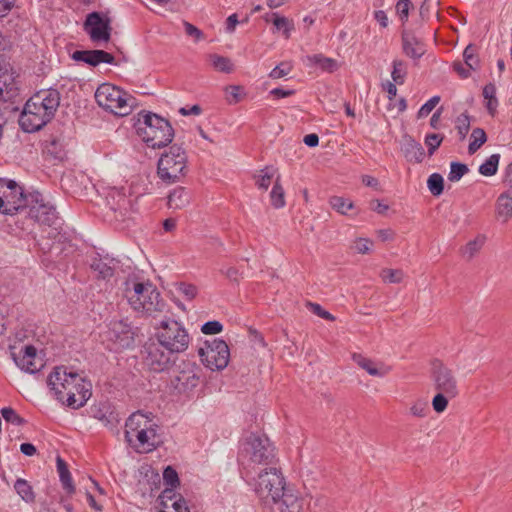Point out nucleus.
Here are the masks:
<instances>
[{
	"mask_svg": "<svg viewBox=\"0 0 512 512\" xmlns=\"http://www.w3.org/2000/svg\"><path fill=\"white\" fill-rule=\"evenodd\" d=\"M0 412L6 422L14 425H21L23 422V419L10 407H4Z\"/></svg>",
	"mask_w": 512,
	"mask_h": 512,
	"instance_id": "59",
	"label": "nucleus"
},
{
	"mask_svg": "<svg viewBox=\"0 0 512 512\" xmlns=\"http://www.w3.org/2000/svg\"><path fill=\"white\" fill-rule=\"evenodd\" d=\"M273 24L278 31H282L286 39L290 37L291 31L294 29L293 23L286 17L273 14Z\"/></svg>",
	"mask_w": 512,
	"mask_h": 512,
	"instance_id": "48",
	"label": "nucleus"
},
{
	"mask_svg": "<svg viewBox=\"0 0 512 512\" xmlns=\"http://www.w3.org/2000/svg\"><path fill=\"white\" fill-rule=\"evenodd\" d=\"M274 174L275 169L273 167H265L264 169L260 170L259 174L255 176L256 186L259 189L267 190L271 185Z\"/></svg>",
	"mask_w": 512,
	"mask_h": 512,
	"instance_id": "40",
	"label": "nucleus"
},
{
	"mask_svg": "<svg viewBox=\"0 0 512 512\" xmlns=\"http://www.w3.org/2000/svg\"><path fill=\"white\" fill-rule=\"evenodd\" d=\"M137 135L150 148H162L174 138V129L170 122L152 112L139 113L135 124Z\"/></svg>",
	"mask_w": 512,
	"mask_h": 512,
	"instance_id": "5",
	"label": "nucleus"
},
{
	"mask_svg": "<svg viewBox=\"0 0 512 512\" xmlns=\"http://www.w3.org/2000/svg\"><path fill=\"white\" fill-rule=\"evenodd\" d=\"M249 486L264 503H278L286 486L285 478L275 465L245 475Z\"/></svg>",
	"mask_w": 512,
	"mask_h": 512,
	"instance_id": "6",
	"label": "nucleus"
},
{
	"mask_svg": "<svg viewBox=\"0 0 512 512\" xmlns=\"http://www.w3.org/2000/svg\"><path fill=\"white\" fill-rule=\"evenodd\" d=\"M237 460L243 476L255 474L276 464L275 447L266 435L251 433L241 441Z\"/></svg>",
	"mask_w": 512,
	"mask_h": 512,
	"instance_id": "2",
	"label": "nucleus"
},
{
	"mask_svg": "<svg viewBox=\"0 0 512 512\" xmlns=\"http://www.w3.org/2000/svg\"><path fill=\"white\" fill-rule=\"evenodd\" d=\"M483 97L486 100L485 107L491 116L497 112L498 99L496 97V87L493 84H487L483 88Z\"/></svg>",
	"mask_w": 512,
	"mask_h": 512,
	"instance_id": "36",
	"label": "nucleus"
},
{
	"mask_svg": "<svg viewBox=\"0 0 512 512\" xmlns=\"http://www.w3.org/2000/svg\"><path fill=\"white\" fill-rule=\"evenodd\" d=\"M352 360L371 376L384 377L390 371L389 367L385 366L384 364H377L362 354L354 353L352 355Z\"/></svg>",
	"mask_w": 512,
	"mask_h": 512,
	"instance_id": "28",
	"label": "nucleus"
},
{
	"mask_svg": "<svg viewBox=\"0 0 512 512\" xmlns=\"http://www.w3.org/2000/svg\"><path fill=\"white\" fill-rule=\"evenodd\" d=\"M163 479L165 483L171 487H175L178 484V474L177 472L170 466H168L163 472Z\"/></svg>",
	"mask_w": 512,
	"mask_h": 512,
	"instance_id": "62",
	"label": "nucleus"
},
{
	"mask_svg": "<svg viewBox=\"0 0 512 512\" xmlns=\"http://www.w3.org/2000/svg\"><path fill=\"white\" fill-rule=\"evenodd\" d=\"M487 141L486 133L481 128H475L471 133V141L468 146L470 154H474Z\"/></svg>",
	"mask_w": 512,
	"mask_h": 512,
	"instance_id": "43",
	"label": "nucleus"
},
{
	"mask_svg": "<svg viewBox=\"0 0 512 512\" xmlns=\"http://www.w3.org/2000/svg\"><path fill=\"white\" fill-rule=\"evenodd\" d=\"M427 186L432 195H441L444 189L443 177L438 173L431 174L427 180Z\"/></svg>",
	"mask_w": 512,
	"mask_h": 512,
	"instance_id": "47",
	"label": "nucleus"
},
{
	"mask_svg": "<svg viewBox=\"0 0 512 512\" xmlns=\"http://www.w3.org/2000/svg\"><path fill=\"white\" fill-rule=\"evenodd\" d=\"M270 198H271V204L274 208L279 209V208H282L285 206L284 189L280 184L279 177H277V179L272 187V190L270 193Z\"/></svg>",
	"mask_w": 512,
	"mask_h": 512,
	"instance_id": "39",
	"label": "nucleus"
},
{
	"mask_svg": "<svg viewBox=\"0 0 512 512\" xmlns=\"http://www.w3.org/2000/svg\"><path fill=\"white\" fill-rule=\"evenodd\" d=\"M59 105L60 93L56 89L39 91L25 103L19 125L28 133L39 131L51 121Z\"/></svg>",
	"mask_w": 512,
	"mask_h": 512,
	"instance_id": "3",
	"label": "nucleus"
},
{
	"mask_svg": "<svg viewBox=\"0 0 512 512\" xmlns=\"http://www.w3.org/2000/svg\"><path fill=\"white\" fill-rule=\"evenodd\" d=\"M281 512H304L307 500L297 490L285 486L284 493L280 497Z\"/></svg>",
	"mask_w": 512,
	"mask_h": 512,
	"instance_id": "22",
	"label": "nucleus"
},
{
	"mask_svg": "<svg viewBox=\"0 0 512 512\" xmlns=\"http://www.w3.org/2000/svg\"><path fill=\"white\" fill-rule=\"evenodd\" d=\"M158 428L151 414L135 412L126 420L125 440L138 453L151 452L161 441Z\"/></svg>",
	"mask_w": 512,
	"mask_h": 512,
	"instance_id": "4",
	"label": "nucleus"
},
{
	"mask_svg": "<svg viewBox=\"0 0 512 512\" xmlns=\"http://www.w3.org/2000/svg\"><path fill=\"white\" fill-rule=\"evenodd\" d=\"M47 384L53 396L72 409L83 407L92 395V384L82 374L65 366L55 367Z\"/></svg>",
	"mask_w": 512,
	"mask_h": 512,
	"instance_id": "1",
	"label": "nucleus"
},
{
	"mask_svg": "<svg viewBox=\"0 0 512 512\" xmlns=\"http://www.w3.org/2000/svg\"><path fill=\"white\" fill-rule=\"evenodd\" d=\"M174 352L164 349L159 342L149 343L144 347V361L150 370L161 372L172 363Z\"/></svg>",
	"mask_w": 512,
	"mask_h": 512,
	"instance_id": "16",
	"label": "nucleus"
},
{
	"mask_svg": "<svg viewBox=\"0 0 512 512\" xmlns=\"http://www.w3.org/2000/svg\"><path fill=\"white\" fill-rule=\"evenodd\" d=\"M403 154L407 161L421 163L425 158V150L420 142L411 137L405 138L402 146Z\"/></svg>",
	"mask_w": 512,
	"mask_h": 512,
	"instance_id": "29",
	"label": "nucleus"
},
{
	"mask_svg": "<svg viewBox=\"0 0 512 512\" xmlns=\"http://www.w3.org/2000/svg\"><path fill=\"white\" fill-rule=\"evenodd\" d=\"M198 354L202 363L210 370H223L227 367L230 359V350L227 343L219 338L206 341L199 348Z\"/></svg>",
	"mask_w": 512,
	"mask_h": 512,
	"instance_id": "12",
	"label": "nucleus"
},
{
	"mask_svg": "<svg viewBox=\"0 0 512 512\" xmlns=\"http://www.w3.org/2000/svg\"><path fill=\"white\" fill-rule=\"evenodd\" d=\"M85 31L90 35L91 40L94 42H107L110 39L109 25L97 12H92L87 16L85 21Z\"/></svg>",
	"mask_w": 512,
	"mask_h": 512,
	"instance_id": "18",
	"label": "nucleus"
},
{
	"mask_svg": "<svg viewBox=\"0 0 512 512\" xmlns=\"http://www.w3.org/2000/svg\"><path fill=\"white\" fill-rule=\"evenodd\" d=\"M29 200L30 193L24 194L15 181L0 179V213L13 215L26 208Z\"/></svg>",
	"mask_w": 512,
	"mask_h": 512,
	"instance_id": "10",
	"label": "nucleus"
},
{
	"mask_svg": "<svg viewBox=\"0 0 512 512\" xmlns=\"http://www.w3.org/2000/svg\"><path fill=\"white\" fill-rule=\"evenodd\" d=\"M403 53L414 61L419 60L426 52L424 42L416 37L414 33L404 30L402 32Z\"/></svg>",
	"mask_w": 512,
	"mask_h": 512,
	"instance_id": "24",
	"label": "nucleus"
},
{
	"mask_svg": "<svg viewBox=\"0 0 512 512\" xmlns=\"http://www.w3.org/2000/svg\"><path fill=\"white\" fill-rule=\"evenodd\" d=\"M121 270V274L124 275V277H118L115 281V286H124L125 288H151L152 284L149 280H145L142 272L136 270L131 265H125L123 263Z\"/></svg>",
	"mask_w": 512,
	"mask_h": 512,
	"instance_id": "20",
	"label": "nucleus"
},
{
	"mask_svg": "<svg viewBox=\"0 0 512 512\" xmlns=\"http://www.w3.org/2000/svg\"><path fill=\"white\" fill-rule=\"evenodd\" d=\"M443 141V136L440 134L432 133L425 136V144L428 147L429 155H433Z\"/></svg>",
	"mask_w": 512,
	"mask_h": 512,
	"instance_id": "56",
	"label": "nucleus"
},
{
	"mask_svg": "<svg viewBox=\"0 0 512 512\" xmlns=\"http://www.w3.org/2000/svg\"><path fill=\"white\" fill-rule=\"evenodd\" d=\"M72 59L94 67L101 63H115V57L104 50H77L73 52Z\"/></svg>",
	"mask_w": 512,
	"mask_h": 512,
	"instance_id": "23",
	"label": "nucleus"
},
{
	"mask_svg": "<svg viewBox=\"0 0 512 512\" xmlns=\"http://www.w3.org/2000/svg\"><path fill=\"white\" fill-rule=\"evenodd\" d=\"M93 417L101 421L104 425H113L118 422L117 414L107 403H102L93 410Z\"/></svg>",
	"mask_w": 512,
	"mask_h": 512,
	"instance_id": "34",
	"label": "nucleus"
},
{
	"mask_svg": "<svg viewBox=\"0 0 512 512\" xmlns=\"http://www.w3.org/2000/svg\"><path fill=\"white\" fill-rule=\"evenodd\" d=\"M223 325L217 321H208L201 326V332L206 335H214L222 332Z\"/></svg>",
	"mask_w": 512,
	"mask_h": 512,
	"instance_id": "61",
	"label": "nucleus"
},
{
	"mask_svg": "<svg viewBox=\"0 0 512 512\" xmlns=\"http://www.w3.org/2000/svg\"><path fill=\"white\" fill-rule=\"evenodd\" d=\"M329 204L335 211L342 215H347L348 211L354 208L352 201L340 196L331 197Z\"/></svg>",
	"mask_w": 512,
	"mask_h": 512,
	"instance_id": "41",
	"label": "nucleus"
},
{
	"mask_svg": "<svg viewBox=\"0 0 512 512\" xmlns=\"http://www.w3.org/2000/svg\"><path fill=\"white\" fill-rule=\"evenodd\" d=\"M131 307L138 312L153 314L162 312L166 306L159 290H125Z\"/></svg>",
	"mask_w": 512,
	"mask_h": 512,
	"instance_id": "13",
	"label": "nucleus"
},
{
	"mask_svg": "<svg viewBox=\"0 0 512 512\" xmlns=\"http://www.w3.org/2000/svg\"><path fill=\"white\" fill-rule=\"evenodd\" d=\"M184 28L187 35L194 37L196 41H199L203 38V33L196 26L192 25L189 22H184Z\"/></svg>",
	"mask_w": 512,
	"mask_h": 512,
	"instance_id": "63",
	"label": "nucleus"
},
{
	"mask_svg": "<svg viewBox=\"0 0 512 512\" xmlns=\"http://www.w3.org/2000/svg\"><path fill=\"white\" fill-rule=\"evenodd\" d=\"M122 262L119 259L109 255H97L92 258L90 268L93 276L104 281L106 284L115 285L118 277H124L121 274Z\"/></svg>",
	"mask_w": 512,
	"mask_h": 512,
	"instance_id": "14",
	"label": "nucleus"
},
{
	"mask_svg": "<svg viewBox=\"0 0 512 512\" xmlns=\"http://www.w3.org/2000/svg\"><path fill=\"white\" fill-rule=\"evenodd\" d=\"M27 207L29 216L40 224L51 226L57 220L55 208L43 203L42 195L39 192L30 193Z\"/></svg>",
	"mask_w": 512,
	"mask_h": 512,
	"instance_id": "17",
	"label": "nucleus"
},
{
	"mask_svg": "<svg viewBox=\"0 0 512 512\" xmlns=\"http://www.w3.org/2000/svg\"><path fill=\"white\" fill-rule=\"evenodd\" d=\"M95 100L100 107L117 116L128 115L134 104L132 96L110 83H103L96 89Z\"/></svg>",
	"mask_w": 512,
	"mask_h": 512,
	"instance_id": "8",
	"label": "nucleus"
},
{
	"mask_svg": "<svg viewBox=\"0 0 512 512\" xmlns=\"http://www.w3.org/2000/svg\"><path fill=\"white\" fill-rule=\"evenodd\" d=\"M176 388L180 392H190L200 383L199 370L194 365H188L186 369L179 371L175 377Z\"/></svg>",
	"mask_w": 512,
	"mask_h": 512,
	"instance_id": "25",
	"label": "nucleus"
},
{
	"mask_svg": "<svg viewBox=\"0 0 512 512\" xmlns=\"http://www.w3.org/2000/svg\"><path fill=\"white\" fill-rule=\"evenodd\" d=\"M429 413L428 403L424 400H417L410 407V414L416 418H425Z\"/></svg>",
	"mask_w": 512,
	"mask_h": 512,
	"instance_id": "53",
	"label": "nucleus"
},
{
	"mask_svg": "<svg viewBox=\"0 0 512 512\" xmlns=\"http://www.w3.org/2000/svg\"><path fill=\"white\" fill-rule=\"evenodd\" d=\"M453 70L463 79L468 78L470 76L472 69L467 67L465 63L461 62H454L453 63Z\"/></svg>",
	"mask_w": 512,
	"mask_h": 512,
	"instance_id": "64",
	"label": "nucleus"
},
{
	"mask_svg": "<svg viewBox=\"0 0 512 512\" xmlns=\"http://www.w3.org/2000/svg\"><path fill=\"white\" fill-rule=\"evenodd\" d=\"M226 100L229 104H236L243 98V88L239 85H230L225 88Z\"/></svg>",
	"mask_w": 512,
	"mask_h": 512,
	"instance_id": "50",
	"label": "nucleus"
},
{
	"mask_svg": "<svg viewBox=\"0 0 512 512\" xmlns=\"http://www.w3.org/2000/svg\"><path fill=\"white\" fill-rule=\"evenodd\" d=\"M155 337L164 349L175 354L186 351L190 343L184 324L169 317L162 319L155 327Z\"/></svg>",
	"mask_w": 512,
	"mask_h": 512,
	"instance_id": "7",
	"label": "nucleus"
},
{
	"mask_svg": "<svg viewBox=\"0 0 512 512\" xmlns=\"http://www.w3.org/2000/svg\"><path fill=\"white\" fill-rule=\"evenodd\" d=\"M464 63L467 67L472 69L473 71L479 68V58L477 55V49L473 45H468L463 52Z\"/></svg>",
	"mask_w": 512,
	"mask_h": 512,
	"instance_id": "44",
	"label": "nucleus"
},
{
	"mask_svg": "<svg viewBox=\"0 0 512 512\" xmlns=\"http://www.w3.org/2000/svg\"><path fill=\"white\" fill-rule=\"evenodd\" d=\"M305 306L309 311H311L313 314L317 315L320 318H323L328 321L335 320V317L330 312L323 309L322 306L318 303H313L311 301H307L305 303Z\"/></svg>",
	"mask_w": 512,
	"mask_h": 512,
	"instance_id": "54",
	"label": "nucleus"
},
{
	"mask_svg": "<svg viewBox=\"0 0 512 512\" xmlns=\"http://www.w3.org/2000/svg\"><path fill=\"white\" fill-rule=\"evenodd\" d=\"M291 71L292 64L290 62H281L271 70L269 77L272 79H279L287 76Z\"/></svg>",
	"mask_w": 512,
	"mask_h": 512,
	"instance_id": "57",
	"label": "nucleus"
},
{
	"mask_svg": "<svg viewBox=\"0 0 512 512\" xmlns=\"http://www.w3.org/2000/svg\"><path fill=\"white\" fill-rule=\"evenodd\" d=\"M136 328L127 319L112 320L104 333L108 348L120 351L131 347L134 343Z\"/></svg>",
	"mask_w": 512,
	"mask_h": 512,
	"instance_id": "11",
	"label": "nucleus"
},
{
	"mask_svg": "<svg viewBox=\"0 0 512 512\" xmlns=\"http://www.w3.org/2000/svg\"><path fill=\"white\" fill-rule=\"evenodd\" d=\"M56 468L64 490L68 494H73L75 492V485L73 483L71 473L66 462L60 456L56 458Z\"/></svg>",
	"mask_w": 512,
	"mask_h": 512,
	"instance_id": "31",
	"label": "nucleus"
},
{
	"mask_svg": "<svg viewBox=\"0 0 512 512\" xmlns=\"http://www.w3.org/2000/svg\"><path fill=\"white\" fill-rule=\"evenodd\" d=\"M17 86L13 75L7 71L0 74V101H8L17 95Z\"/></svg>",
	"mask_w": 512,
	"mask_h": 512,
	"instance_id": "30",
	"label": "nucleus"
},
{
	"mask_svg": "<svg viewBox=\"0 0 512 512\" xmlns=\"http://www.w3.org/2000/svg\"><path fill=\"white\" fill-rule=\"evenodd\" d=\"M469 169L467 165L459 162H452L450 165V172L448 174V179L451 182L459 181L466 173H468Z\"/></svg>",
	"mask_w": 512,
	"mask_h": 512,
	"instance_id": "49",
	"label": "nucleus"
},
{
	"mask_svg": "<svg viewBox=\"0 0 512 512\" xmlns=\"http://www.w3.org/2000/svg\"><path fill=\"white\" fill-rule=\"evenodd\" d=\"M187 171V155L183 148L172 145L158 160L157 174L167 183L179 181Z\"/></svg>",
	"mask_w": 512,
	"mask_h": 512,
	"instance_id": "9",
	"label": "nucleus"
},
{
	"mask_svg": "<svg viewBox=\"0 0 512 512\" xmlns=\"http://www.w3.org/2000/svg\"><path fill=\"white\" fill-rule=\"evenodd\" d=\"M208 60L213 69L218 72L229 74L234 70V65L228 57L219 54H210Z\"/></svg>",
	"mask_w": 512,
	"mask_h": 512,
	"instance_id": "35",
	"label": "nucleus"
},
{
	"mask_svg": "<svg viewBox=\"0 0 512 512\" xmlns=\"http://www.w3.org/2000/svg\"><path fill=\"white\" fill-rule=\"evenodd\" d=\"M455 127L460 136V139H464L470 129V117L467 113L460 114L455 121Z\"/></svg>",
	"mask_w": 512,
	"mask_h": 512,
	"instance_id": "51",
	"label": "nucleus"
},
{
	"mask_svg": "<svg viewBox=\"0 0 512 512\" xmlns=\"http://www.w3.org/2000/svg\"><path fill=\"white\" fill-rule=\"evenodd\" d=\"M174 498L173 489H165L160 496V505L162 506L160 512H189L186 501L182 497Z\"/></svg>",
	"mask_w": 512,
	"mask_h": 512,
	"instance_id": "26",
	"label": "nucleus"
},
{
	"mask_svg": "<svg viewBox=\"0 0 512 512\" xmlns=\"http://www.w3.org/2000/svg\"><path fill=\"white\" fill-rule=\"evenodd\" d=\"M441 98L438 95L431 97L427 102H425L420 109L418 110L417 117L424 118L427 117L431 111L437 106L440 102Z\"/></svg>",
	"mask_w": 512,
	"mask_h": 512,
	"instance_id": "58",
	"label": "nucleus"
},
{
	"mask_svg": "<svg viewBox=\"0 0 512 512\" xmlns=\"http://www.w3.org/2000/svg\"><path fill=\"white\" fill-rule=\"evenodd\" d=\"M432 380L437 391L444 392L450 398H455L459 393L458 380L455 371L441 361L432 363Z\"/></svg>",
	"mask_w": 512,
	"mask_h": 512,
	"instance_id": "15",
	"label": "nucleus"
},
{
	"mask_svg": "<svg viewBox=\"0 0 512 512\" xmlns=\"http://www.w3.org/2000/svg\"><path fill=\"white\" fill-rule=\"evenodd\" d=\"M496 213L497 217L503 222L512 218V196L509 193H502L498 197Z\"/></svg>",
	"mask_w": 512,
	"mask_h": 512,
	"instance_id": "33",
	"label": "nucleus"
},
{
	"mask_svg": "<svg viewBox=\"0 0 512 512\" xmlns=\"http://www.w3.org/2000/svg\"><path fill=\"white\" fill-rule=\"evenodd\" d=\"M485 242L484 236H477L475 239L469 241L462 250L463 256L471 259L483 247Z\"/></svg>",
	"mask_w": 512,
	"mask_h": 512,
	"instance_id": "45",
	"label": "nucleus"
},
{
	"mask_svg": "<svg viewBox=\"0 0 512 512\" xmlns=\"http://www.w3.org/2000/svg\"><path fill=\"white\" fill-rule=\"evenodd\" d=\"M191 195L184 187L175 188L168 196V206L171 209H182L190 203Z\"/></svg>",
	"mask_w": 512,
	"mask_h": 512,
	"instance_id": "32",
	"label": "nucleus"
},
{
	"mask_svg": "<svg viewBox=\"0 0 512 512\" xmlns=\"http://www.w3.org/2000/svg\"><path fill=\"white\" fill-rule=\"evenodd\" d=\"M303 63L307 67L311 68H319L323 72L327 73H333L339 68V64L337 60L326 57L325 55L319 53V54H313V55H307L303 59Z\"/></svg>",
	"mask_w": 512,
	"mask_h": 512,
	"instance_id": "27",
	"label": "nucleus"
},
{
	"mask_svg": "<svg viewBox=\"0 0 512 512\" xmlns=\"http://www.w3.org/2000/svg\"><path fill=\"white\" fill-rule=\"evenodd\" d=\"M373 242L368 238H357L354 241L353 249L359 254H367L371 251Z\"/></svg>",
	"mask_w": 512,
	"mask_h": 512,
	"instance_id": "60",
	"label": "nucleus"
},
{
	"mask_svg": "<svg viewBox=\"0 0 512 512\" xmlns=\"http://www.w3.org/2000/svg\"><path fill=\"white\" fill-rule=\"evenodd\" d=\"M391 77L396 84H403L407 75V66L403 60L395 59L392 63Z\"/></svg>",
	"mask_w": 512,
	"mask_h": 512,
	"instance_id": "42",
	"label": "nucleus"
},
{
	"mask_svg": "<svg viewBox=\"0 0 512 512\" xmlns=\"http://www.w3.org/2000/svg\"><path fill=\"white\" fill-rule=\"evenodd\" d=\"M380 277L386 284H400L404 279V273L400 269H383Z\"/></svg>",
	"mask_w": 512,
	"mask_h": 512,
	"instance_id": "46",
	"label": "nucleus"
},
{
	"mask_svg": "<svg viewBox=\"0 0 512 512\" xmlns=\"http://www.w3.org/2000/svg\"><path fill=\"white\" fill-rule=\"evenodd\" d=\"M450 396L444 392L438 391V393L432 399V407L437 413H442L448 406V400Z\"/></svg>",
	"mask_w": 512,
	"mask_h": 512,
	"instance_id": "55",
	"label": "nucleus"
},
{
	"mask_svg": "<svg viewBox=\"0 0 512 512\" xmlns=\"http://www.w3.org/2000/svg\"><path fill=\"white\" fill-rule=\"evenodd\" d=\"M106 199L110 208L115 212L119 211L123 217L134 210V200L127 195L124 187L110 189Z\"/></svg>",
	"mask_w": 512,
	"mask_h": 512,
	"instance_id": "19",
	"label": "nucleus"
},
{
	"mask_svg": "<svg viewBox=\"0 0 512 512\" xmlns=\"http://www.w3.org/2000/svg\"><path fill=\"white\" fill-rule=\"evenodd\" d=\"M12 357L16 365L23 371L35 373L39 370L41 360L37 359V350L32 345H27L19 354L12 353Z\"/></svg>",
	"mask_w": 512,
	"mask_h": 512,
	"instance_id": "21",
	"label": "nucleus"
},
{
	"mask_svg": "<svg viewBox=\"0 0 512 512\" xmlns=\"http://www.w3.org/2000/svg\"><path fill=\"white\" fill-rule=\"evenodd\" d=\"M14 489L25 502H33L35 500L32 486L25 479L18 478L14 483Z\"/></svg>",
	"mask_w": 512,
	"mask_h": 512,
	"instance_id": "37",
	"label": "nucleus"
},
{
	"mask_svg": "<svg viewBox=\"0 0 512 512\" xmlns=\"http://www.w3.org/2000/svg\"><path fill=\"white\" fill-rule=\"evenodd\" d=\"M500 161V154H492L489 156L484 163L479 166V173L483 176H493L497 173L498 165Z\"/></svg>",
	"mask_w": 512,
	"mask_h": 512,
	"instance_id": "38",
	"label": "nucleus"
},
{
	"mask_svg": "<svg viewBox=\"0 0 512 512\" xmlns=\"http://www.w3.org/2000/svg\"><path fill=\"white\" fill-rule=\"evenodd\" d=\"M413 8V4L411 0H398L395 6L396 13L402 22V24L406 23L409 17V11Z\"/></svg>",
	"mask_w": 512,
	"mask_h": 512,
	"instance_id": "52",
	"label": "nucleus"
}]
</instances>
